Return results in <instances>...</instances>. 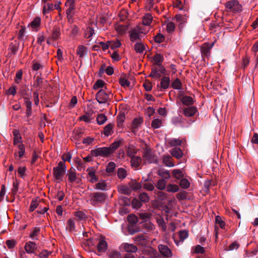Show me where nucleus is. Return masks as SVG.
Segmentation results:
<instances>
[{
	"mask_svg": "<svg viewBox=\"0 0 258 258\" xmlns=\"http://www.w3.org/2000/svg\"><path fill=\"white\" fill-rule=\"evenodd\" d=\"M106 183L105 181L102 180L100 181L99 182H98L95 185V188L97 189H100V190H105L106 187Z\"/></svg>",
	"mask_w": 258,
	"mask_h": 258,
	"instance_id": "nucleus-54",
	"label": "nucleus"
},
{
	"mask_svg": "<svg viewBox=\"0 0 258 258\" xmlns=\"http://www.w3.org/2000/svg\"><path fill=\"white\" fill-rule=\"evenodd\" d=\"M115 164L113 162H110L106 167V171L108 173L112 172L115 168Z\"/></svg>",
	"mask_w": 258,
	"mask_h": 258,
	"instance_id": "nucleus-59",
	"label": "nucleus"
},
{
	"mask_svg": "<svg viewBox=\"0 0 258 258\" xmlns=\"http://www.w3.org/2000/svg\"><path fill=\"white\" fill-rule=\"evenodd\" d=\"M109 99V94L104 90L101 89L96 95V99L100 104L105 103Z\"/></svg>",
	"mask_w": 258,
	"mask_h": 258,
	"instance_id": "nucleus-9",
	"label": "nucleus"
},
{
	"mask_svg": "<svg viewBox=\"0 0 258 258\" xmlns=\"http://www.w3.org/2000/svg\"><path fill=\"white\" fill-rule=\"evenodd\" d=\"M197 111V108L194 106H191L188 107H180L178 109V112H182L183 114L187 117L194 116Z\"/></svg>",
	"mask_w": 258,
	"mask_h": 258,
	"instance_id": "nucleus-10",
	"label": "nucleus"
},
{
	"mask_svg": "<svg viewBox=\"0 0 258 258\" xmlns=\"http://www.w3.org/2000/svg\"><path fill=\"white\" fill-rule=\"evenodd\" d=\"M92 114H90L89 113L86 112L85 114L84 115L80 116L79 117V120L80 121H83L85 122H90L92 120Z\"/></svg>",
	"mask_w": 258,
	"mask_h": 258,
	"instance_id": "nucleus-37",
	"label": "nucleus"
},
{
	"mask_svg": "<svg viewBox=\"0 0 258 258\" xmlns=\"http://www.w3.org/2000/svg\"><path fill=\"white\" fill-rule=\"evenodd\" d=\"M122 141L121 140L114 141L112 143L109 147H108L110 149V152L112 154L116 149H117L122 143Z\"/></svg>",
	"mask_w": 258,
	"mask_h": 258,
	"instance_id": "nucleus-31",
	"label": "nucleus"
},
{
	"mask_svg": "<svg viewBox=\"0 0 258 258\" xmlns=\"http://www.w3.org/2000/svg\"><path fill=\"white\" fill-rule=\"evenodd\" d=\"M167 182L165 179H162L158 181L156 187L160 190H164L166 185Z\"/></svg>",
	"mask_w": 258,
	"mask_h": 258,
	"instance_id": "nucleus-43",
	"label": "nucleus"
},
{
	"mask_svg": "<svg viewBox=\"0 0 258 258\" xmlns=\"http://www.w3.org/2000/svg\"><path fill=\"white\" fill-rule=\"evenodd\" d=\"M124 250L127 252H136L138 247L133 244L124 243L122 244Z\"/></svg>",
	"mask_w": 258,
	"mask_h": 258,
	"instance_id": "nucleus-22",
	"label": "nucleus"
},
{
	"mask_svg": "<svg viewBox=\"0 0 258 258\" xmlns=\"http://www.w3.org/2000/svg\"><path fill=\"white\" fill-rule=\"evenodd\" d=\"M142 157L145 163H157L158 162L157 156L150 148L144 149Z\"/></svg>",
	"mask_w": 258,
	"mask_h": 258,
	"instance_id": "nucleus-2",
	"label": "nucleus"
},
{
	"mask_svg": "<svg viewBox=\"0 0 258 258\" xmlns=\"http://www.w3.org/2000/svg\"><path fill=\"white\" fill-rule=\"evenodd\" d=\"M214 45V42L211 43H205L201 45L200 50L203 57L207 58H209L211 54L210 50L213 47Z\"/></svg>",
	"mask_w": 258,
	"mask_h": 258,
	"instance_id": "nucleus-7",
	"label": "nucleus"
},
{
	"mask_svg": "<svg viewBox=\"0 0 258 258\" xmlns=\"http://www.w3.org/2000/svg\"><path fill=\"white\" fill-rule=\"evenodd\" d=\"M143 188L148 191H152L154 189V185L153 182H146L143 184Z\"/></svg>",
	"mask_w": 258,
	"mask_h": 258,
	"instance_id": "nucleus-56",
	"label": "nucleus"
},
{
	"mask_svg": "<svg viewBox=\"0 0 258 258\" xmlns=\"http://www.w3.org/2000/svg\"><path fill=\"white\" fill-rule=\"evenodd\" d=\"M67 176L68 177V181L69 182H79V181H78V178L77 176V173L75 169L71 168L70 170H69L68 171Z\"/></svg>",
	"mask_w": 258,
	"mask_h": 258,
	"instance_id": "nucleus-13",
	"label": "nucleus"
},
{
	"mask_svg": "<svg viewBox=\"0 0 258 258\" xmlns=\"http://www.w3.org/2000/svg\"><path fill=\"white\" fill-rule=\"evenodd\" d=\"M153 16L149 13L146 14L143 17L142 23L145 26H150L153 21Z\"/></svg>",
	"mask_w": 258,
	"mask_h": 258,
	"instance_id": "nucleus-23",
	"label": "nucleus"
},
{
	"mask_svg": "<svg viewBox=\"0 0 258 258\" xmlns=\"http://www.w3.org/2000/svg\"><path fill=\"white\" fill-rule=\"evenodd\" d=\"M88 179L91 183H94L98 180V178L95 175V171L92 168L87 169Z\"/></svg>",
	"mask_w": 258,
	"mask_h": 258,
	"instance_id": "nucleus-19",
	"label": "nucleus"
},
{
	"mask_svg": "<svg viewBox=\"0 0 258 258\" xmlns=\"http://www.w3.org/2000/svg\"><path fill=\"white\" fill-rule=\"evenodd\" d=\"M88 53V48L83 45H80L78 46L77 49V54L79 56L80 59H82L85 57Z\"/></svg>",
	"mask_w": 258,
	"mask_h": 258,
	"instance_id": "nucleus-14",
	"label": "nucleus"
},
{
	"mask_svg": "<svg viewBox=\"0 0 258 258\" xmlns=\"http://www.w3.org/2000/svg\"><path fill=\"white\" fill-rule=\"evenodd\" d=\"M171 86L174 89H180L182 86V84L180 80L179 79H176L172 83Z\"/></svg>",
	"mask_w": 258,
	"mask_h": 258,
	"instance_id": "nucleus-48",
	"label": "nucleus"
},
{
	"mask_svg": "<svg viewBox=\"0 0 258 258\" xmlns=\"http://www.w3.org/2000/svg\"><path fill=\"white\" fill-rule=\"evenodd\" d=\"M128 222L131 224H135L138 222V217L134 215H129L127 218Z\"/></svg>",
	"mask_w": 258,
	"mask_h": 258,
	"instance_id": "nucleus-50",
	"label": "nucleus"
},
{
	"mask_svg": "<svg viewBox=\"0 0 258 258\" xmlns=\"http://www.w3.org/2000/svg\"><path fill=\"white\" fill-rule=\"evenodd\" d=\"M119 84L123 87H127L130 86V82L125 78L121 77L119 80Z\"/></svg>",
	"mask_w": 258,
	"mask_h": 258,
	"instance_id": "nucleus-57",
	"label": "nucleus"
},
{
	"mask_svg": "<svg viewBox=\"0 0 258 258\" xmlns=\"http://www.w3.org/2000/svg\"><path fill=\"white\" fill-rule=\"evenodd\" d=\"M118 191L120 193L126 195H129L131 192L130 188L124 185L119 186L118 188Z\"/></svg>",
	"mask_w": 258,
	"mask_h": 258,
	"instance_id": "nucleus-44",
	"label": "nucleus"
},
{
	"mask_svg": "<svg viewBox=\"0 0 258 258\" xmlns=\"http://www.w3.org/2000/svg\"><path fill=\"white\" fill-rule=\"evenodd\" d=\"M215 221H216V224L218 225V226L222 229H225V223L224 221H223L221 218L219 216H217L215 218Z\"/></svg>",
	"mask_w": 258,
	"mask_h": 258,
	"instance_id": "nucleus-49",
	"label": "nucleus"
},
{
	"mask_svg": "<svg viewBox=\"0 0 258 258\" xmlns=\"http://www.w3.org/2000/svg\"><path fill=\"white\" fill-rule=\"evenodd\" d=\"M13 135L14 136L13 144L15 146L17 145H19L20 143H22V138L21 135L19 132V131L17 130H15L13 131Z\"/></svg>",
	"mask_w": 258,
	"mask_h": 258,
	"instance_id": "nucleus-27",
	"label": "nucleus"
},
{
	"mask_svg": "<svg viewBox=\"0 0 258 258\" xmlns=\"http://www.w3.org/2000/svg\"><path fill=\"white\" fill-rule=\"evenodd\" d=\"M173 176L176 179H180L182 177V173L180 169H174L172 171Z\"/></svg>",
	"mask_w": 258,
	"mask_h": 258,
	"instance_id": "nucleus-62",
	"label": "nucleus"
},
{
	"mask_svg": "<svg viewBox=\"0 0 258 258\" xmlns=\"http://www.w3.org/2000/svg\"><path fill=\"white\" fill-rule=\"evenodd\" d=\"M226 11L234 13H239L241 11V6L237 0L229 1L225 3Z\"/></svg>",
	"mask_w": 258,
	"mask_h": 258,
	"instance_id": "nucleus-4",
	"label": "nucleus"
},
{
	"mask_svg": "<svg viewBox=\"0 0 258 258\" xmlns=\"http://www.w3.org/2000/svg\"><path fill=\"white\" fill-rule=\"evenodd\" d=\"M41 23V19L39 17H35L30 24L32 28H36L38 27Z\"/></svg>",
	"mask_w": 258,
	"mask_h": 258,
	"instance_id": "nucleus-41",
	"label": "nucleus"
},
{
	"mask_svg": "<svg viewBox=\"0 0 258 258\" xmlns=\"http://www.w3.org/2000/svg\"><path fill=\"white\" fill-rule=\"evenodd\" d=\"M117 175L119 178L123 179L126 176V171L125 169L120 168L117 171Z\"/></svg>",
	"mask_w": 258,
	"mask_h": 258,
	"instance_id": "nucleus-55",
	"label": "nucleus"
},
{
	"mask_svg": "<svg viewBox=\"0 0 258 258\" xmlns=\"http://www.w3.org/2000/svg\"><path fill=\"white\" fill-rule=\"evenodd\" d=\"M139 198L140 201L144 203H147L149 202L150 199L148 195L146 192H143L141 194Z\"/></svg>",
	"mask_w": 258,
	"mask_h": 258,
	"instance_id": "nucleus-53",
	"label": "nucleus"
},
{
	"mask_svg": "<svg viewBox=\"0 0 258 258\" xmlns=\"http://www.w3.org/2000/svg\"><path fill=\"white\" fill-rule=\"evenodd\" d=\"M160 0H147L145 8L148 11H151L154 8V5L159 3Z\"/></svg>",
	"mask_w": 258,
	"mask_h": 258,
	"instance_id": "nucleus-34",
	"label": "nucleus"
},
{
	"mask_svg": "<svg viewBox=\"0 0 258 258\" xmlns=\"http://www.w3.org/2000/svg\"><path fill=\"white\" fill-rule=\"evenodd\" d=\"M114 126V124L112 123H109L106 125L104 128V134L106 136L111 135L112 133V130Z\"/></svg>",
	"mask_w": 258,
	"mask_h": 258,
	"instance_id": "nucleus-35",
	"label": "nucleus"
},
{
	"mask_svg": "<svg viewBox=\"0 0 258 258\" xmlns=\"http://www.w3.org/2000/svg\"><path fill=\"white\" fill-rule=\"evenodd\" d=\"M165 70L164 67L161 64V63H159L157 65V67L154 68L149 76L153 78L158 79L159 78L162 74H165Z\"/></svg>",
	"mask_w": 258,
	"mask_h": 258,
	"instance_id": "nucleus-8",
	"label": "nucleus"
},
{
	"mask_svg": "<svg viewBox=\"0 0 258 258\" xmlns=\"http://www.w3.org/2000/svg\"><path fill=\"white\" fill-rule=\"evenodd\" d=\"M170 84V78L168 77H164L161 80L160 90L163 91L169 87Z\"/></svg>",
	"mask_w": 258,
	"mask_h": 258,
	"instance_id": "nucleus-17",
	"label": "nucleus"
},
{
	"mask_svg": "<svg viewBox=\"0 0 258 258\" xmlns=\"http://www.w3.org/2000/svg\"><path fill=\"white\" fill-rule=\"evenodd\" d=\"M168 144L172 147L179 146L181 144V141L177 139H172L168 141Z\"/></svg>",
	"mask_w": 258,
	"mask_h": 258,
	"instance_id": "nucleus-51",
	"label": "nucleus"
},
{
	"mask_svg": "<svg viewBox=\"0 0 258 258\" xmlns=\"http://www.w3.org/2000/svg\"><path fill=\"white\" fill-rule=\"evenodd\" d=\"M105 84V83L103 81L101 80H99L97 81L94 84L93 89L95 90L98 89L99 88H102Z\"/></svg>",
	"mask_w": 258,
	"mask_h": 258,
	"instance_id": "nucleus-60",
	"label": "nucleus"
},
{
	"mask_svg": "<svg viewBox=\"0 0 258 258\" xmlns=\"http://www.w3.org/2000/svg\"><path fill=\"white\" fill-rule=\"evenodd\" d=\"M175 20L179 23V27L180 29L182 28V25L186 22V18L185 16L180 14L176 15L175 17Z\"/></svg>",
	"mask_w": 258,
	"mask_h": 258,
	"instance_id": "nucleus-33",
	"label": "nucleus"
},
{
	"mask_svg": "<svg viewBox=\"0 0 258 258\" xmlns=\"http://www.w3.org/2000/svg\"><path fill=\"white\" fill-rule=\"evenodd\" d=\"M153 59L158 65V64L161 63L163 61V57L160 54L157 53L154 56Z\"/></svg>",
	"mask_w": 258,
	"mask_h": 258,
	"instance_id": "nucleus-58",
	"label": "nucleus"
},
{
	"mask_svg": "<svg viewBox=\"0 0 258 258\" xmlns=\"http://www.w3.org/2000/svg\"><path fill=\"white\" fill-rule=\"evenodd\" d=\"M137 152L138 149L133 145H130L126 147V155L130 158L135 156Z\"/></svg>",
	"mask_w": 258,
	"mask_h": 258,
	"instance_id": "nucleus-24",
	"label": "nucleus"
},
{
	"mask_svg": "<svg viewBox=\"0 0 258 258\" xmlns=\"http://www.w3.org/2000/svg\"><path fill=\"white\" fill-rule=\"evenodd\" d=\"M179 237L180 239L179 241H176V240H174L175 242L176 243L177 245H178L180 242H183L186 238H187L188 236V233L187 230H183L181 231H180L178 232Z\"/></svg>",
	"mask_w": 258,
	"mask_h": 258,
	"instance_id": "nucleus-26",
	"label": "nucleus"
},
{
	"mask_svg": "<svg viewBox=\"0 0 258 258\" xmlns=\"http://www.w3.org/2000/svg\"><path fill=\"white\" fill-rule=\"evenodd\" d=\"M171 155L176 159L181 158L183 155L182 151L178 148H174L169 151Z\"/></svg>",
	"mask_w": 258,
	"mask_h": 258,
	"instance_id": "nucleus-18",
	"label": "nucleus"
},
{
	"mask_svg": "<svg viewBox=\"0 0 258 258\" xmlns=\"http://www.w3.org/2000/svg\"><path fill=\"white\" fill-rule=\"evenodd\" d=\"M45 38L43 35V33H39L37 36V42L38 44L43 46L44 44L43 42L44 41Z\"/></svg>",
	"mask_w": 258,
	"mask_h": 258,
	"instance_id": "nucleus-63",
	"label": "nucleus"
},
{
	"mask_svg": "<svg viewBox=\"0 0 258 258\" xmlns=\"http://www.w3.org/2000/svg\"><path fill=\"white\" fill-rule=\"evenodd\" d=\"M90 198L91 204L93 206H95L104 203L107 198V196L103 192H96L91 194Z\"/></svg>",
	"mask_w": 258,
	"mask_h": 258,
	"instance_id": "nucleus-3",
	"label": "nucleus"
},
{
	"mask_svg": "<svg viewBox=\"0 0 258 258\" xmlns=\"http://www.w3.org/2000/svg\"><path fill=\"white\" fill-rule=\"evenodd\" d=\"M147 31H144L141 26H137L131 30L130 32V40L134 42L140 40L142 34H146Z\"/></svg>",
	"mask_w": 258,
	"mask_h": 258,
	"instance_id": "nucleus-5",
	"label": "nucleus"
},
{
	"mask_svg": "<svg viewBox=\"0 0 258 258\" xmlns=\"http://www.w3.org/2000/svg\"><path fill=\"white\" fill-rule=\"evenodd\" d=\"M25 250L28 253H34L37 248V245L35 242L28 241L25 243Z\"/></svg>",
	"mask_w": 258,
	"mask_h": 258,
	"instance_id": "nucleus-11",
	"label": "nucleus"
},
{
	"mask_svg": "<svg viewBox=\"0 0 258 258\" xmlns=\"http://www.w3.org/2000/svg\"><path fill=\"white\" fill-rule=\"evenodd\" d=\"M162 121L158 118L154 119L151 123V126L154 128H158L162 126Z\"/></svg>",
	"mask_w": 258,
	"mask_h": 258,
	"instance_id": "nucleus-47",
	"label": "nucleus"
},
{
	"mask_svg": "<svg viewBox=\"0 0 258 258\" xmlns=\"http://www.w3.org/2000/svg\"><path fill=\"white\" fill-rule=\"evenodd\" d=\"M19 149L18 154L19 158H22L24 155L25 153V148L23 143H20L19 145L16 146Z\"/></svg>",
	"mask_w": 258,
	"mask_h": 258,
	"instance_id": "nucleus-40",
	"label": "nucleus"
},
{
	"mask_svg": "<svg viewBox=\"0 0 258 258\" xmlns=\"http://www.w3.org/2000/svg\"><path fill=\"white\" fill-rule=\"evenodd\" d=\"M54 9L53 5L51 3H46L43 5L42 13L43 15L48 14Z\"/></svg>",
	"mask_w": 258,
	"mask_h": 258,
	"instance_id": "nucleus-30",
	"label": "nucleus"
},
{
	"mask_svg": "<svg viewBox=\"0 0 258 258\" xmlns=\"http://www.w3.org/2000/svg\"><path fill=\"white\" fill-rule=\"evenodd\" d=\"M145 49V45L141 42H137L134 45V50L137 53H143Z\"/></svg>",
	"mask_w": 258,
	"mask_h": 258,
	"instance_id": "nucleus-25",
	"label": "nucleus"
},
{
	"mask_svg": "<svg viewBox=\"0 0 258 258\" xmlns=\"http://www.w3.org/2000/svg\"><path fill=\"white\" fill-rule=\"evenodd\" d=\"M107 119V116L104 114L102 113L98 114L96 118L97 122L99 125L103 124Z\"/></svg>",
	"mask_w": 258,
	"mask_h": 258,
	"instance_id": "nucleus-38",
	"label": "nucleus"
},
{
	"mask_svg": "<svg viewBox=\"0 0 258 258\" xmlns=\"http://www.w3.org/2000/svg\"><path fill=\"white\" fill-rule=\"evenodd\" d=\"M163 163L168 167H173L174 164L172 162V157L168 155H164L162 158Z\"/></svg>",
	"mask_w": 258,
	"mask_h": 258,
	"instance_id": "nucleus-21",
	"label": "nucleus"
},
{
	"mask_svg": "<svg viewBox=\"0 0 258 258\" xmlns=\"http://www.w3.org/2000/svg\"><path fill=\"white\" fill-rule=\"evenodd\" d=\"M19 45V42L16 40H15L10 43L9 50L10 51L12 54L15 55L16 54L18 50Z\"/></svg>",
	"mask_w": 258,
	"mask_h": 258,
	"instance_id": "nucleus-20",
	"label": "nucleus"
},
{
	"mask_svg": "<svg viewBox=\"0 0 258 258\" xmlns=\"http://www.w3.org/2000/svg\"><path fill=\"white\" fill-rule=\"evenodd\" d=\"M158 249L160 253L165 257H171L172 253L171 250L168 248V246L163 244H159L158 245Z\"/></svg>",
	"mask_w": 258,
	"mask_h": 258,
	"instance_id": "nucleus-12",
	"label": "nucleus"
},
{
	"mask_svg": "<svg viewBox=\"0 0 258 258\" xmlns=\"http://www.w3.org/2000/svg\"><path fill=\"white\" fill-rule=\"evenodd\" d=\"M94 34V29L90 27H88L85 30L84 37L86 38H89L91 37Z\"/></svg>",
	"mask_w": 258,
	"mask_h": 258,
	"instance_id": "nucleus-42",
	"label": "nucleus"
},
{
	"mask_svg": "<svg viewBox=\"0 0 258 258\" xmlns=\"http://www.w3.org/2000/svg\"><path fill=\"white\" fill-rule=\"evenodd\" d=\"M130 158L132 167L137 169L142 163V159L141 157L138 156H135Z\"/></svg>",
	"mask_w": 258,
	"mask_h": 258,
	"instance_id": "nucleus-15",
	"label": "nucleus"
},
{
	"mask_svg": "<svg viewBox=\"0 0 258 258\" xmlns=\"http://www.w3.org/2000/svg\"><path fill=\"white\" fill-rule=\"evenodd\" d=\"M66 166L63 162H59L57 166L53 169V175L58 182L62 180L63 175L66 171Z\"/></svg>",
	"mask_w": 258,
	"mask_h": 258,
	"instance_id": "nucleus-1",
	"label": "nucleus"
},
{
	"mask_svg": "<svg viewBox=\"0 0 258 258\" xmlns=\"http://www.w3.org/2000/svg\"><path fill=\"white\" fill-rule=\"evenodd\" d=\"M40 232V228L35 227L30 234V237L33 239H35V236H37Z\"/></svg>",
	"mask_w": 258,
	"mask_h": 258,
	"instance_id": "nucleus-61",
	"label": "nucleus"
},
{
	"mask_svg": "<svg viewBox=\"0 0 258 258\" xmlns=\"http://www.w3.org/2000/svg\"><path fill=\"white\" fill-rule=\"evenodd\" d=\"M175 29V24L172 22H169L167 23L166 25V30L169 32H172L174 31Z\"/></svg>",
	"mask_w": 258,
	"mask_h": 258,
	"instance_id": "nucleus-64",
	"label": "nucleus"
},
{
	"mask_svg": "<svg viewBox=\"0 0 258 258\" xmlns=\"http://www.w3.org/2000/svg\"><path fill=\"white\" fill-rule=\"evenodd\" d=\"M75 222L73 219H70L68 220L67 222V229L72 232L75 230Z\"/></svg>",
	"mask_w": 258,
	"mask_h": 258,
	"instance_id": "nucleus-46",
	"label": "nucleus"
},
{
	"mask_svg": "<svg viewBox=\"0 0 258 258\" xmlns=\"http://www.w3.org/2000/svg\"><path fill=\"white\" fill-rule=\"evenodd\" d=\"M93 156L108 157L110 154V149L108 147L98 148L91 151Z\"/></svg>",
	"mask_w": 258,
	"mask_h": 258,
	"instance_id": "nucleus-6",
	"label": "nucleus"
},
{
	"mask_svg": "<svg viewBox=\"0 0 258 258\" xmlns=\"http://www.w3.org/2000/svg\"><path fill=\"white\" fill-rule=\"evenodd\" d=\"M179 185L181 188L186 189L189 187L190 182L187 179L182 178L180 181Z\"/></svg>",
	"mask_w": 258,
	"mask_h": 258,
	"instance_id": "nucleus-45",
	"label": "nucleus"
},
{
	"mask_svg": "<svg viewBox=\"0 0 258 258\" xmlns=\"http://www.w3.org/2000/svg\"><path fill=\"white\" fill-rule=\"evenodd\" d=\"M179 190V186L176 184H169L166 186V190L168 192H177Z\"/></svg>",
	"mask_w": 258,
	"mask_h": 258,
	"instance_id": "nucleus-39",
	"label": "nucleus"
},
{
	"mask_svg": "<svg viewBox=\"0 0 258 258\" xmlns=\"http://www.w3.org/2000/svg\"><path fill=\"white\" fill-rule=\"evenodd\" d=\"M143 122V119L141 118H135L132 122V132L134 133L136 132L137 128Z\"/></svg>",
	"mask_w": 258,
	"mask_h": 258,
	"instance_id": "nucleus-29",
	"label": "nucleus"
},
{
	"mask_svg": "<svg viewBox=\"0 0 258 258\" xmlns=\"http://www.w3.org/2000/svg\"><path fill=\"white\" fill-rule=\"evenodd\" d=\"M182 104L186 106L192 105L194 103V99L188 96H183L181 99Z\"/></svg>",
	"mask_w": 258,
	"mask_h": 258,
	"instance_id": "nucleus-28",
	"label": "nucleus"
},
{
	"mask_svg": "<svg viewBox=\"0 0 258 258\" xmlns=\"http://www.w3.org/2000/svg\"><path fill=\"white\" fill-rule=\"evenodd\" d=\"M42 83V79L40 76H38L35 78V80L34 82L33 86L34 87L40 88Z\"/></svg>",
	"mask_w": 258,
	"mask_h": 258,
	"instance_id": "nucleus-52",
	"label": "nucleus"
},
{
	"mask_svg": "<svg viewBox=\"0 0 258 258\" xmlns=\"http://www.w3.org/2000/svg\"><path fill=\"white\" fill-rule=\"evenodd\" d=\"M94 243L93 241V239L89 238L87 240L82 242V246L86 250H89L90 247L94 245Z\"/></svg>",
	"mask_w": 258,
	"mask_h": 258,
	"instance_id": "nucleus-32",
	"label": "nucleus"
},
{
	"mask_svg": "<svg viewBox=\"0 0 258 258\" xmlns=\"http://www.w3.org/2000/svg\"><path fill=\"white\" fill-rule=\"evenodd\" d=\"M60 35V29L58 27H54L53 28L51 39L53 40H55L59 38Z\"/></svg>",
	"mask_w": 258,
	"mask_h": 258,
	"instance_id": "nucleus-36",
	"label": "nucleus"
},
{
	"mask_svg": "<svg viewBox=\"0 0 258 258\" xmlns=\"http://www.w3.org/2000/svg\"><path fill=\"white\" fill-rule=\"evenodd\" d=\"M97 250L100 252H105L107 248V244L104 238H101L97 244Z\"/></svg>",
	"mask_w": 258,
	"mask_h": 258,
	"instance_id": "nucleus-16",
	"label": "nucleus"
}]
</instances>
